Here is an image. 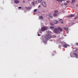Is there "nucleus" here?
Returning a JSON list of instances; mask_svg holds the SVG:
<instances>
[{"label":"nucleus","instance_id":"nucleus-23","mask_svg":"<svg viewBox=\"0 0 78 78\" xmlns=\"http://www.w3.org/2000/svg\"><path fill=\"white\" fill-rule=\"evenodd\" d=\"M68 4H67V3L65 2L64 3V5H67Z\"/></svg>","mask_w":78,"mask_h":78},{"label":"nucleus","instance_id":"nucleus-26","mask_svg":"<svg viewBox=\"0 0 78 78\" xmlns=\"http://www.w3.org/2000/svg\"><path fill=\"white\" fill-rule=\"evenodd\" d=\"M50 24L51 25H54V24H53V23H50Z\"/></svg>","mask_w":78,"mask_h":78},{"label":"nucleus","instance_id":"nucleus-31","mask_svg":"<svg viewBox=\"0 0 78 78\" xmlns=\"http://www.w3.org/2000/svg\"><path fill=\"white\" fill-rule=\"evenodd\" d=\"M66 2H67V3H69V1H66Z\"/></svg>","mask_w":78,"mask_h":78},{"label":"nucleus","instance_id":"nucleus-15","mask_svg":"<svg viewBox=\"0 0 78 78\" xmlns=\"http://www.w3.org/2000/svg\"><path fill=\"white\" fill-rule=\"evenodd\" d=\"M53 16L54 17H56V16H57V14L55 13L54 14Z\"/></svg>","mask_w":78,"mask_h":78},{"label":"nucleus","instance_id":"nucleus-37","mask_svg":"<svg viewBox=\"0 0 78 78\" xmlns=\"http://www.w3.org/2000/svg\"><path fill=\"white\" fill-rule=\"evenodd\" d=\"M76 6H78V5H76Z\"/></svg>","mask_w":78,"mask_h":78},{"label":"nucleus","instance_id":"nucleus-8","mask_svg":"<svg viewBox=\"0 0 78 78\" xmlns=\"http://www.w3.org/2000/svg\"><path fill=\"white\" fill-rule=\"evenodd\" d=\"M26 9H31V7H25Z\"/></svg>","mask_w":78,"mask_h":78},{"label":"nucleus","instance_id":"nucleus-36","mask_svg":"<svg viewBox=\"0 0 78 78\" xmlns=\"http://www.w3.org/2000/svg\"><path fill=\"white\" fill-rule=\"evenodd\" d=\"M40 33H42V32H40Z\"/></svg>","mask_w":78,"mask_h":78},{"label":"nucleus","instance_id":"nucleus-35","mask_svg":"<svg viewBox=\"0 0 78 78\" xmlns=\"http://www.w3.org/2000/svg\"><path fill=\"white\" fill-rule=\"evenodd\" d=\"M35 2H36V3H37V1H35Z\"/></svg>","mask_w":78,"mask_h":78},{"label":"nucleus","instance_id":"nucleus-27","mask_svg":"<svg viewBox=\"0 0 78 78\" xmlns=\"http://www.w3.org/2000/svg\"><path fill=\"white\" fill-rule=\"evenodd\" d=\"M77 18H78V17L76 16V17L75 18H74L75 20L76 19H77Z\"/></svg>","mask_w":78,"mask_h":78},{"label":"nucleus","instance_id":"nucleus-12","mask_svg":"<svg viewBox=\"0 0 78 78\" xmlns=\"http://www.w3.org/2000/svg\"><path fill=\"white\" fill-rule=\"evenodd\" d=\"M63 46L64 48H67V44H64Z\"/></svg>","mask_w":78,"mask_h":78},{"label":"nucleus","instance_id":"nucleus-6","mask_svg":"<svg viewBox=\"0 0 78 78\" xmlns=\"http://www.w3.org/2000/svg\"><path fill=\"white\" fill-rule=\"evenodd\" d=\"M14 2L15 3H19V2L18 0H15L14 1Z\"/></svg>","mask_w":78,"mask_h":78},{"label":"nucleus","instance_id":"nucleus-32","mask_svg":"<svg viewBox=\"0 0 78 78\" xmlns=\"http://www.w3.org/2000/svg\"><path fill=\"white\" fill-rule=\"evenodd\" d=\"M40 7H41V5H39V6H38V8H40Z\"/></svg>","mask_w":78,"mask_h":78},{"label":"nucleus","instance_id":"nucleus-11","mask_svg":"<svg viewBox=\"0 0 78 78\" xmlns=\"http://www.w3.org/2000/svg\"><path fill=\"white\" fill-rule=\"evenodd\" d=\"M54 22L55 23V24H56V23H58V21H57V20H55L54 21Z\"/></svg>","mask_w":78,"mask_h":78},{"label":"nucleus","instance_id":"nucleus-16","mask_svg":"<svg viewBox=\"0 0 78 78\" xmlns=\"http://www.w3.org/2000/svg\"><path fill=\"white\" fill-rule=\"evenodd\" d=\"M50 28V29H53V28H54V27L53 26H51V27H49Z\"/></svg>","mask_w":78,"mask_h":78},{"label":"nucleus","instance_id":"nucleus-30","mask_svg":"<svg viewBox=\"0 0 78 78\" xmlns=\"http://www.w3.org/2000/svg\"><path fill=\"white\" fill-rule=\"evenodd\" d=\"M18 8H19L20 9H21V8H22V7H18Z\"/></svg>","mask_w":78,"mask_h":78},{"label":"nucleus","instance_id":"nucleus-7","mask_svg":"<svg viewBox=\"0 0 78 78\" xmlns=\"http://www.w3.org/2000/svg\"><path fill=\"white\" fill-rule=\"evenodd\" d=\"M59 30L60 31H62V29L59 27H58V30Z\"/></svg>","mask_w":78,"mask_h":78},{"label":"nucleus","instance_id":"nucleus-3","mask_svg":"<svg viewBox=\"0 0 78 78\" xmlns=\"http://www.w3.org/2000/svg\"><path fill=\"white\" fill-rule=\"evenodd\" d=\"M54 33H58V28H55L54 30Z\"/></svg>","mask_w":78,"mask_h":78},{"label":"nucleus","instance_id":"nucleus-19","mask_svg":"<svg viewBox=\"0 0 78 78\" xmlns=\"http://www.w3.org/2000/svg\"><path fill=\"white\" fill-rule=\"evenodd\" d=\"M60 21L61 22V23H63V22H62V19H60Z\"/></svg>","mask_w":78,"mask_h":78},{"label":"nucleus","instance_id":"nucleus-1","mask_svg":"<svg viewBox=\"0 0 78 78\" xmlns=\"http://www.w3.org/2000/svg\"><path fill=\"white\" fill-rule=\"evenodd\" d=\"M44 37L45 39H46V40H47V41H48L52 37L50 34L48 33Z\"/></svg>","mask_w":78,"mask_h":78},{"label":"nucleus","instance_id":"nucleus-22","mask_svg":"<svg viewBox=\"0 0 78 78\" xmlns=\"http://www.w3.org/2000/svg\"><path fill=\"white\" fill-rule=\"evenodd\" d=\"M54 12L55 13H58V10H55V11H54Z\"/></svg>","mask_w":78,"mask_h":78},{"label":"nucleus","instance_id":"nucleus-29","mask_svg":"<svg viewBox=\"0 0 78 78\" xmlns=\"http://www.w3.org/2000/svg\"><path fill=\"white\" fill-rule=\"evenodd\" d=\"M68 46V47H70V45H68V44H67V46Z\"/></svg>","mask_w":78,"mask_h":78},{"label":"nucleus","instance_id":"nucleus-5","mask_svg":"<svg viewBox=\"0 0 78 78\" xmlns=\"http://www.w3.org/2000/svg\"><path fill=\"white\" fill-rule=\"evenodd\" d=\"M74 55H75V57L76 58H77V59H78V53H74Z\"/></svg>","mask_w":78,"mask_h":78},{"label":"nucleus","instance_id":"nucleus-9","mask_svg":"<svg viewBox=\"0 0 78 78\" xmlns=\"http://www.w3.org/2000/svg\"><path fill=\"white\" fill-rule=\"evenodd\" d=\"M64 30H66V31L68 32V33H69V31H68V30H69V28L64 27Z\"/></svg>","mask_w":78,"mask_h":78},{"label":"nucleus","instance_id":"nucleus-14","mask_svg":"<svg viewBox=\"0 0 78 78\" xmlns=\"http://www.w3.org/2000/svg\"><path fill=\"white\" fill-rule=\"evenodd\" d=\"M57 2H62V0H56Z\"/></svg>","mask_w":78,"mask_h":78},{"label":"nucleus","instance_id":"nucleus-4","mask_svg":"<svg viewBox=\"0 0 78 78\" xmlns=\"http://www.w3.org/2000/svg\"><path fill=\"white\" fill-rule=\"evenodd\" d=\"M42 4L44 7H46L47 6V3H46V2H43Z\"/></svg>","mask_w":78,"mask_h":78},{"label":"nucleus","instance_id":"nucleus-13","mask_svg":"<svg viewBox=\"0 0 78 78\" xmlns=\"http://www.w3.org/2000/svg\"><path fill=\"white\" fill-rule=\"evenodd\" d=\"M40 19H43V16H40L39 17Z\"/></svg>","mask_w":78,"mask_h":78},{"label":"nucleus","instance_id":"nucleus-18","mask_svg":"<svg viewBox=\"0 0 78 78\" xmlns=\"http://www.w3.org/2000/svg\"><path fill=\"white\" fill-rule=\"evenodd\" d=\"M49 19H53V16H49Z\"/></svg>","mask_w":78,"mask_h":78},{"label":"nucleus","instance_id":"nucleus-17","mask_svg":"<svg viewBox=\"0 0 78 78\" xmlns=\"http://www.w3.org/2000/svg\"><path fill=\"white\" fill-rule=\"evenodd\" d=\"M51 37H52L51 38H52V37L53 38H55V37H56V36L55 35H53L52 36H51Z\"/></svg>","mask_w":78,"mask_h":78},{"label":"nucleus","instance_id":"nucleus-20","mask_svg":"<svg viewBox=\"0 0 78 78\" xmlns=\"http://www.w3.org/2000/svg\"><path fill=\"white\" fill-rule=\"evenodd\" d=\"M31 4L32 5H34V2H31Z\"/></svg>","mask_w":78,"mask_h":78},{"label":"nucleus","instance_id":"nucleus-25","mask_svg":"<svg viewBox=\"0 0 78 78\" xmlns=\"http://www.w3.org/2000/svg\"><path fill=\"white\" fill-rule=\"evenodd\" d=\"M37 11V9H35L34 10V12H36Z\"/></svg>","mask_w":78,"mask_h":78},{"label":"nucleus","instance_id":"nucleus-24","mask_svg":"<svg viewBox=\"0 0 78 78\" xmlns=\"http://www.w3.org/2000/svg\"><path fill=\"white\" fill-rule=\"evenodd\" d=\"M42 0H38V2L39 3H41V1H42Z\"/></svg>","mask_w":78,"mask_h":78},{"label":"nucleus","instance_id":"nucleus-33","mask_svg":"<svg viewBox=\"0 0 78 78\" xmlns=\"http://www.w3.org/2000/svg\"><path fill=\"white\" fill-rule=\"evenodd\" d=\"M38 36H40V34H38Z\"/></svg>","mask_w":78,"mask_h":78},{"label":"nucleus","instance_id":"nucleus-28","mask_svg":"<svg viewBox=\"0 0 78 78\" xmlns=\"http://www.w3.org/2000/svg\"><path fill=\"white\" fill-rule=\"evenodd\" d=\"M76 45H78V43H76Z\"/></svg>","mask_w":78,"mask_h":78},{"label":"nucleus","instance_id":"nucleus-34","mask_svg":"<svg viewBox=\"0 0 78 78\" xmlns=\"http://www.w3.org/2000/svg\"><path fill=\"white\" fill-rule=\"evenodd\" d=\"M23 3H24L25 2V1H23Z\"/></svg>","mask_w":78,"mask_h":78},{"label":"nucleus","instance_id":"nucleus-21","mask_svg":"<svg viewBox=\"0 0 78 78\" xmlns=\"http://www.w3.org/2000/svg\"><path fill=\"white\" fill-rule=\"evenodd\" d=\"M75 2V0H73L72 1V2H71V3H74Z\"/></svg>","mask_w":78,"mask_h":78},{"label":"nucleus","instance_id":"nucleus-10","mask_svg":"<svg viewBox=\"0 0 78 78\" xmlns=\"http://www.w3.org/2000/svg\"><path fill=\"white\" fill-rule=\"evenodd\" d=\"M72 17H74V14H72L70 16H69V17L71 18Z\"/></svg>","mask_w":78,"mask_h":78},{"label":"nucleus","instance_id":"nucleus-2","mask_svg":"<svg viewBox=\"0 0 78 78\" xmlns=\"http://www.w3.org/2000/svg\"><path fill=\"white\" fill-rule=\"evenodd\" d=\"M48 29V27H44L41 28V30H40V31H44Z\"/></svg>","mask_w":78,"mask_h":78}]
</instances>
